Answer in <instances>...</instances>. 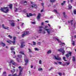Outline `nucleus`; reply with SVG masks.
Segmentation results:
<instances>
[{
    "label": "nucleus",
    "instance_id": "1",
    "mask_svg": "<svg viewBox=\"0 0 76 76\" xmlns=\"http://www.w3.org/2000/svg\"><path fill=\"white\" fill-rule=\"evenodd\" d=\"M19 54H23V55H24V60H25V62L26 63L25 64V65H26L28 64V59L27 58V57L26 56V55H25L24 53L22 51H20L19 53Z\"/></svg>",
    "mask_w": 76,
    "mask_h": 76
},
{
    "label": "nucleus",
    "instance_id": "2",
    "mask_svg": "<svg viewBox=\"0 0 76 76\" xmlns=\"http://www.w3.org/2000/svg\"><path fill=\"white\" fill-rule=\"evenodd\" d=\"M7 8V7L2 8L0 10L3 12H4V13H6L9 11V9H6Z\"/></svg>",
    "mask_w": 76,
    "mask_h": 76
},
{
    "label": "nucleus",
    "instance_id": "3",
    "mask_svg": "<svg viewBox=\"0 0 76 76\" xmlns=\"http://www.w3.org/2000/svg\"><path fill=\"white\" fill-rule=\"evenodd\" d=\"M58 51L59 52L62 53V55H63V56L64 54V53H65V51L64 50V48H61L60 49H58Z\"/></svg>",
    "mask_w": 76,
    "mask_h": 76
},
{
    "label": "nucleus",
    "instance_id": "4",
    "mask_svg": "<svg viewBox=\"0 0 76 76\" xmlns=\"http://www.w3.org/2000/svg\"><path fill=\"white\" fill-rule=\"evenodd\" d=\"M53 58L56 60H58L59 61H61V57H59L58 56H54L53 57Z\"/></svg>",
    "mask_w": 76,
    "mask_h": 76
},
{
    "label": "nucleus",
    "instance_id": "5",
    "mask_svg": "<svg viewBox=\"0 0 76 76\" xmlns=\"http://www.w3.org/2000/svg\"><path fill=\"white\" fill-rule=\"evenodd\" d=\"M10 63V66L11 65V63H12L13 65H14V66H16V63H15L14 61H13V60H11L10 61V62L9 63Z\"/></svg>",
    "mask_w": 76,
    "mask_h": 76
},
{
    "label": "nucleus",
    "instance_id": "6",
    "mask_svg": "<svg viewBox=\"0 0 76 76\" xmlns=\"http://www.w3.org/2000/svg\"><path fill=\"white\" fill-rule=\"evenodd\" d=\"M14 11L15 12H17V11L18 9H17L16 7L17 6V3H16L15 4H14Z\"/></svg>",
    "mask_w": 76,
    "mask_h": 76
},
{
    "label": "nucleus",
    "instance_id": "7",
    "mask_svg": "<svg viewBox=\"0 0 76 76\" xmlns=\"http://www.w3.org/2000/svg\"><path fill=\"white\" fill-rule=\"evenodd\" d=\"M30 31H24V34L26 35H27V34H31V33L30 32Z\"/></svg>",
    "mask_w": 76,
    "mask_h": 76
},
{
    "label": "nucleus",
    "instance_id": "8",
    "mask_svg": "<svg viewBox=\"0 0 76 76\" xmlns=\"http://www.w3.org/2000/svg\"><path fill=\"white\" fill-rule=\"evenodd\" d=\"M2 27L3 28H4L5 29H9V27H5L4 26V25L3 24L2 25Z\"/></svg>",
    "mask_w": 76,
    "mask_h": 76
},
{
    "label": "nucleus",
    "instance_id": "9",
    "mask_svg": "<svg viewBox=\"0 0 76 76\" xmlns=\"http://www.w3.org/2000/svg\"><path fill=\"white\" fill-rule=\"evenodd\" d=\"M24 44H25V42H21V45L20 46L21 48H23V47H24V46L25 45H24Z\"/></svg>",
    "mask_w": 76,
    "mask_h": 76
},
{
    "label": "nucleus",
    "instance_id": "10",
    "mask_svg": "<svg viewBox=\"0 0 76 76\" xmlns=\"http://www.w3.org/2000/svg\"><path fill=\"white\" fill-rule=\"evenodd\" d=\"M41 14L39 13L38 15L37 16V19L38 20H39V19L40 18V17H41Z\"/></svg>",
    "mask_w": 76,
    "mask_h": 76
},
{
    "label": "nucleus",
    "instance_id": "11",
    "mask_svg": "<svg viewBox=\"0 0 76 76\" xmlns=\"http://www.w3.org/2000/svg\"><path fill=\"white\" fill-rule=\"evenodd\" d=\"M53 39H56V40H57V41H58V42H61V41L59 40V39H58V37H54L53 38Z\"/></svg>",
    "mask_w": 76,
    "mask_h": 76
},
{
    "label": "nucleus",
    "instance_id": "12",
    "mask_svg": "<svg viewBox=\"0 0 76 76\" xmlns=\"http://www.w3.org/2000/svg\"><path fill=\"white\" fill-rule=\"evenodd\" d=\"M32 16V14L31 13H29V14L27 13V17H30V16Z\"/></svg>",
    "mask_w": 76,
    "mask_h": 76
},
{
    "label": "nucleus",
    "instance_id": "13",
    "mask_svg": "<svg viewBox=\"0 0 76 76\" xmlns=\"http://www.w3.org/2000/svg\"><path fill=\"white\" fill-rule=\"evenodd\" d=\"M3 76H7V73H6V72H3V75H2Z\"/></svg>",
    "mask_w": 76,
    "mask_h": 76
},
{
    "label": "nucleus",
    "instance_id": "14",
    "mask_svg": "<svg viewBox=\"0 0 76 76\" xmlns=\"http://www.w3.org/2000/svg\"><path fill=\"white\" fill-rule=\"evenodd\" d=\"M16 37H13V41H12V43H15V41H16Z\"/></svg>",
    "mask_w": 76,
    "mask_h": 76
},
{
    "label": "nucleus",
    "instance_id": "15",
    "mask_svg": "<svg viewBox=\"0 0 76 76\" xmlns=\"http://www.w3.org/2000/svg\"><path fill=\"white\" fill-rule=\"evenodd\" d=\"M64 65H69L70 64V62H66L65 63H64Z\"/></svg>",
    "mask_w": 76,
    "mask_h": 76
},
{
    "label": "nucleus",
    "instance_id": "16",
    "mask_svg": "<svg viewBox=\"0 0 76 76\" xmlns=\"http://www.w3.org/2000/svg\"><path fill=\"white\" fill-rule=\"evenodd\" d=\"M45 30H46V31H47V32L48 33V34L49 35L50 34V31L49 30V29H45Z\"/></svg>",
    "mask_w": 76,
    "mask_h": 76
},
{
    "label": "nucleus",
    "instance_id": "17",
    "mask_svg": "<svg viewBox=\"0 0 76 76\" xmlns=\"http://www.w3.org/2000/svg\"><path fill=\"white\" fill-rule=\"evenodd\" d=\"M53 12H54V13H56V14H58V12H57V11L56 10H53Z\"/></svg>",
    "mask_w": 76,
    "mask_h": 76
},
{
    "label": "nucleus",
    "instance_id": "18",
    "mask_svg": "<svg viewBox=\"0 0 76 76\" xmlns=\"http://www.w3.org/2000/svg\"><path fill=\"white\" fill-rule=\"evenodd\" d=\"M31 7H34V8H37V6L36 4H34L31 6Z\"/></svg>",
    "mask_w": 76,
    "mask_h": 76
},
{
    "label": "nucleus",
    "instance_id": "19",
    "mask_svg": "<svg viewBox=\"0 0 76 76\" xmlns=\"http://www.w3.org/2000/svg\"><path fill=\"white\" fill-rule=\"evenodd\" d=\"M73 22V20H71L70 21H68V23H70L71 22V25H73V23H72V22Z\"/></svg>",
    "mask_w": 76,
    "mask_h": 76
},
{
    "label": "nucleus",
    "instance_id": "20",
    "mask_svg": "<svg viewBox=\"0 0 76 76\" xmlns=\"http://www.w3.org/2000/svg\"><path fill=\"white\" fill-rule=\"evenodd\" d=\"M63 15L65 18H67V16L66 15V13H65V12H64L63 13Z\"/></svg>",
    "mask_w": 76,
    "mask_h": 76
},
{
    "label": "nucleus",
    "instance_id": "21",
    "mask_svg": "<svg viewBox=\"0 0 76 76\" xmlns=\"http://www.w3.org/2000/svg\"><path fill=\"white\" fill-rule=\"evenodd\" d=\"M68 7L69 9H71L72 8V6H71V5L69 4L68 5Z\"/></svg>",
    "mask_w": 76,
    "mask_h": 76
},
{
    "label": "nucleus",
    "instance_id": "22",
    "mask_svg": "<svg viewBox=\"0 0 76 76\" xmlns=\"http://www.w3.org/2000/svg\"><path fill=\"white\" fill-rule=\"evenodd\" d=\"M60 45H62V46H64V45H65V43H61L60 44Z\"/></svg>",
    "mask_w": 76,
    "mask_h": 76
},
{
    "label": "nucleus",
    "instance_id": "23",
    "mask_svg": "<svg viewBox=\"0 0 76 76\" xmlns=\"http://www.w3.org/2000/svg\"><path fill=\"white\" fill-rule=\"evenodd\" d=\"M11 25L12 26H15V23H12L11 24Z\"/></svg>",
    "mask_w": 76,
    "mask_h": 76
},
{
    "label": "nucleus",
    "instance_id": "24",
    "mask_svg": "<svg viewBox=\"0 0 76 76\" xmlns=\"http://www.w3.org/2000/svg\"><path fill=\"white\" fill-rule=\"evenodd\" d=\"M47 54H51V50H48L47 52Z\"/></svg>",
    "mask_w": 76,
    "mask_h": 76
},
{
    "label": "nucleus",
    "instance_id": "25",
    "mask_svg": "<svg viewBox=\"0 0 76 76\" xmlns=\"http://www.w3.org/2000/svg\"><path fill=\"white\" fill-rule=\"evenodd\" d=\"M1 44L2 45V46H3V47H4V46H5V45H6L5 44V43H4L3 42H1Z\"/></svg>",
    "mask_w": 76,
    "mask_h": 76
},
{
    "label": "nucleus",
    "instance_id": "26",
    "mask_svg": "<svg viewBox=\"0 0 76 76\" xmlns=\"http://www.w3.org/2000/svg\"><path fill=\"white\" fill-rule=\"evenodd\" d=\"M73 58L72 59V60L73 61H75V56L73 57Z\"/></svg>",
    "mask_w": 76,
    "mask_h": 76
},
{
    "label": "nucleus",
    "instance_id": "27",
    "mask_svg": "<svg viewBox=\"0 0 76 76\" xmlns=\"http://www.w3.org/2000/svg\"><path fill=\"white\" fill-rule=\"evenodd\" d=\"M10 7V9H12V4H10L9 5Z\"/></svg>",
    "mask_w": 76,
    "mask_h": 76
},
{
    "label": "nucleus",
    "instance_id": "28",
    "mask_svg": "<svg viewBox=\"0 0 76 76\" xmlns=\"http://www.w3.org/2000/svg\"><path fill=\"white\" fill-rule=\"evenodd\" d=\"M18 58H22V55H18Z\"/></svg>",
    "mask_w": 76,
    "mask_h": 76
},
{
    "label": "nucleus",
    "instance_id": "29",
    "mask_svg": "<svg viewBox=\"0 0 76 76\" xmlns=\"http://www.w3.org/2000/svg\"><path fill=\"white\" fill-rule=\"evenodd\" d=\"M41 32H42V29H40L39 31V34H41Z\"/></svg>",
    "mask_w": 76,
    "mask_h": 76
},
{
    "label": "nucleus",
    "instance_id": "30",
    "mask_svg": "<svg viewBox=\"0 0 76 76\" xmlns=\"http://www.w3.org/2000/svg\"><path fill=\"white\" fill-rule=\"evenodd\" d=\"M34 50H35V51H39V49L37 48H34Z\"/></svg>",
    "mask_w": 76,
    "mask_h": 76
},
{
    "label": "nucleus",
    "instance_id": "31",
    "mask_svg": "<svg viewBox=\"0 0 76 76\" xmlns=\"http://www.w3.org/2000/svg\"><path fill=\"white\" fill-rule=\"evenodd\" d=\"M72 44L73 45H75V41H73V40H72Z\"/></svg>",
    "mask_w": 76,
    "mask_h": 76
},
{
    "label": "nucleus",
    "instance_id": "32",
    "mask_svg": "<svg viewBox=\"0 0 76 76\" xmlns=\"http://www.w3.org/2000/svg\"><path fill=\"white\" fill-rule=\"evenodd\" d=\"M11 53L12 54H13L14 55L15 54V52L13 50H12Z\"/></svg>",
    "mask_w": 76,
    "mask_h": 76
},
{
    "label": "nucleus",
    "instance_id": "33",
    "mask_svg": "<svg viewBox=\"0 0 76 76\" xmlns=\"http://www.w3.org/2000/svg\"><path fill=\"white\" fill-rule=\"evenodd\" d=\"M11 50L12 51L13 50H14V47H11Z\"/></svg>",
    "mask_w": 76,
    "mask_h": 76
},
{
    "label": "nucleus",
    "instance_id": "34",
    "mask_svg": "<svg viewBox=\"0 0 76 76\" xmlns=\"http://www.w3.org/2000/svg\"><path fill=\"white\" fill-rule=\"evenodd\" d=\"M39 64H42V61H41V60H40L39 61Z\"/></svg>",
    "mask_w": 76,
    "mask_h": 76
},
{
    "label": "nucleus",
    "instance_id": "35",
    "mask_svg": "<svg viewBox=\"0 0 76 76\" xmlns=\"http://www.w3.org/2000/svg\"><path fill=\"white\" fill-rule=\"evenodd\" d=\"M15 69H13V71L12 70H11V73H14V72H15Z\"/></svg>",
    "mask_w": 76,
    "mask_h": 76
},
{
    "label": "nucleus",
    "instance_id": "36",
    "mask_svg": "<svg viewBox=\"0 0 76 76\" xmlns=\"http://www.w3.org/2000/svg\"><path fill=\"white\" fill-rule=\"evenodd\" d=\"M50 0L51 3H53V2H54V1H56V0Z\"/></svg>",
    "mask_w": 76,
    "mask_h": 76
},
{
    "label": "nucleus",
    "instance_id": "37",
    "mask_svg": "<svg viewBox=\"0 0 76 76\" xmlns=\"http://www.w3.org/2000/svg\"><path fill=\"white\" fill-rule=\"evenodd\" d=\"M68 53L69 54L70 56H72V52H68Z\"/></svg>",
    "mask_w": 76,
    "mask_h": 76
},
{
    "label": "nucleus",
    "instance_id": "38",
    "mask_svg": "<svg viewBox=\"0 0 76 76\" xmlns=\"http://www.w3.org/2000/svg\"><path fill=\"white\" fill-rule=\"evenodd\" d=\"M8 37L9 38H10V39H12V37L10 36V35H9Z\"/></svg>",
    "mask_w": 76,
    "mask_h": 76
},
{
    "label": "nucleus",
    "instance_id": "39",
    "mask_svg": "<svg viewBox=\"0 0 76 76\" xmlns=\"http://www.w3.org/2000/svg\"><path fill=\"white\" fill-rule=\"evenodd\" d=\"M7 42L9 43V44H10L11 42H12V41H7Z\"/></svg>",
    "mask_w": 76,
    "mask_h": 76
},
{
    "label": "nucleus",
    "instance_id": "40",
    "mask_svg": "<svg viewBox=\"0 0 76 76\" xmlns=\"http://www.w3.org/2000/svg\"><path fill=\"white\" fill-rule=\"evenodd\" d=\"M42 70V68H39L38 69V70L39 71H40L41 70Z\"/></svg>",
    "mask_w": 76,
    "mask_h": 76
},
{
    "label": "nucleus",
    "instance_id": "41",
    "mask_svg": "<svg viewBox=\"0 0 76 76\" xmlns=\"http://www.w3.org/2000/svg\"><path fill=\"white\" fill-rule=\"evenodd\" d=\"M58 75H59V76H61V75H62V73L61 72H58Z\"/></svg>",
    "mask_w": 76,
    "mask_h": 76
},
{
    "label": "nucleus",
    "instance_id": "42",
    "mask_svg": "<svg viewBox=\"0 0 76 76\" xmlns=\"http://www.w3.org/2000/svg\"><path fill=\"white\" fill-rule=\"evenodd\" d=\"M37 44H38V45H41V42H38Z\"/></svg>",
    "mask_w": 76,
    "mask_h": 76
},
{
    "label": "nucleus",
    "instance_id": "43",
    "mask_svg": "<svg viewBox=\"0 0 76 76\" xmlns=\"http://www.w3.org/2000/svg\"><path fill=\"white\" fill-rule=\"evenodd\" d=\"M33 45H36V42L33 41Z\"/></svg>",
    "mask_w": 76,
    "mask_h": 76
},
{
    "label": "nucleus",
    "instance_id": "44",
    "mask_svg": "<svg viewBox=\"0 0 76 76\" xmlns=\"http://www.w3.org/2000/svg\"><path fill=\"white\" fill-rule=\"evenodd\" d=\"M66 57H69V54H67L66 55Z\"/></svg>",
    "mask_w": 76,
    "mask_h": 76
},
{
    "label": "nucleus",
    "instance_id": "45",
    "mask_svg": "<svg viewBox=\"0 0 76 76\" xmlns=\"http://www.w3.org/2000/svg\"><path fill=\"white\" fill-rule=\"evenodd\" d=\"M29 50V52H31V53H32V50H31V49H28Z\"/></svg>",
    "mask_w": 76,
    "mask_h": 76
},
{
    "label": "nucleus",
    "instance_id": "46",
    "mask_svg": "<svg viewBox=\"0 0 76 76\" xmlns=\"http://www.w3.org/2000/svg\"><path fill=\"white\" fill-rule=\"evenodd\" d=\"M23 3L24 4H25V5H26V4H27V2H26V1H24V2H23Z\"/></svg>",
    "mask_w": 76,
    "mask_h": 76
},
{
    "label": "nucleus",
    "instance_id": "47",
    "mask_svg": "<svg viewBox=\"0 0 76 76\" xmlns=\"http://www.w3.org/2000/svg\"><path fill=\"white\" fill-rule=\"evenodd\" d=\"M31 23H32V24H35V22H31Z\"/></svg>",
    "mask_w": 76,
    "mask_h": 76
},
{
    "label": "nucleus",
    "instance_id": "48",
    "mask_svg": "<svg viewBox=\"0 0 76 76\" xmlns=\"http://www.w3.org/2000/svg\"><path fill=\"white\" fill-rule=\"evenodd\" d=\"M58 64H61L62 63L61 62H58Z\"/></svg>",
    "mask_w": 76,
    "mask_h": 76
},
{
    "label": "nucleus",
    "instance_id": "49",
    "mask_svg": "<svg viewBox=\"0 0 76 76\" xmlns=\"http://www.w3.org/2000/svg\"><path fill=\"white\" fill-rule=\"evenodd\" d=\"M53 67H51L49 69V71H50V70H52V69H53Z\"/></svg>",
    "mask_w": 76,
    "mask_h": 76
},
{
    "label": "nucleus",
    "instance_id": "50",
    "mask_svg": "<svg viewBox=\"0 0 76 76\" xmlns=\"http://www.w3.org/2000/svg\"><path fill=\"white\" fill-rule=\"evenodd\" d=\"M74 13L75 15L76 14V11L75 10H74Z\"/></svg>",
    "mask_w": 76,
    "mask_h": 76
},
{
    "label": "nucleus",
    "instance_id": "51",
    "mask_svg": "<svg viewBox=\"0 0 76 76\" xmlns=\"http://www.w3.org/2000/svg\"><path fill=\"white\" fill-rule=\"evenodd\" d=\"M42 32V34H45V31H43Z\"/></svg>",
    "mask_w": 76,
    "mask_h": 76
},
{
    "label": "nucleus",
    "instance_id": "52",
    "mask_svg": "<svg viewBox=\"0 0 76 76\" xmlns=\"http://www.w3.org/2000/svg\"><path fill=\"white\" fill-rule=\"evenodd\" d=\"M25 35L24 34H23L22 35V37H24V36H25Z\"/></svg>",
    "mask_w": 76,
    "mask_h": 76
},
{
    "label": "nucleus",
    "instance_id": "53",
    "mask_svg": "<svg viewBox=\"0 0 76 76\" xmlns=\"http://www.w3.org/2000/svg\"><path fill=\"white\" fill-rule=\"evenodd\" d=\"M24 24V23H22L21 25V26H22V27L23 26V25Z\"/></svg>",
    "mask_w": 76,
    "mask_h": 76
},
{
    "label": "nucleus",
    "instance_id": "54",
    "mask_svg": "<svg viewBox=\"0 0 76 76\" xmlns=\"http://www.w3.org/2000/svg\"><path fill=\"white\" fill-rule=\"evenodd\" d=\"M43 27H42V26H40L39 27V28H43Z\"/></svg>",
    "mask_w": 76,
    "mask_h": 76
},
{
    "label": "nucleus",
    "instance_id": "55",
    "mask_svg": "<svg viewBox=\"0 0 76 76\" xmlns=\"http://www.w3.org/2000/svg\"><path fill=\"white\" fill-rule=\"evenodd\" d=\"M17 61H18V62H20L19 61V60H18V58H17Z\"/></svg>",
    "mask_w": 76,
    "mask_h": 76
},
{
    "label": "nucleus",
    "instance_id": "56",
    "mask_svg": "<svg viewBox=\"0 0 76 76\" xmlns=\"http://www.w3.org/2000/svg\"><path fill=\"white\" fill-rule=\"evenodd\" d=\"M76 23H74V27H75V25H76Z\"/></svg>",
    "mask_w": 76,
    "mask_h": 76
},
{
    "label": "nucleus",
    "instance_id": "57",
    "mask_svg": "<svg viewBox=\"0 0 76 76\" xmlns=\"http://www.w3.org/2000/svg\"><path fill=\"white\" fill-rule=\"evenodd\" d=\"M43 11H44V10H43V9L41 11V12H43Z\"/></svg>",
    "mask_w": 76,
    "mask_h": 76
},
{
    "label": "nucleus",
    "instance_id": "58",
    "mask_svg": "<svg viewBox=\"0 0 76 76\" xmlns=\"http://www.w3.org/2000/svg\"><path fill=\"white\" fill-rule=\"evenodd\" d=\"M63 59L64 60H65V59H66V57H63Z\"/></svg>",
    "mask_w": 76,
    "mask_h": 76
},
{
    "label": "nucleus",
    "instance_id": "59",
    "mask_svg": "<svg viewBox=\"0 0 76 76\" xmlns=\"http://www.w3.org/2000/svg\"><path fill=\"white\" fill-rule=\"evenodd\" d=\"M31 69H32V68H33V66L31 65Z\"/></svg>",
    "mask_w": 76,
    "mask_h": 76
},
{
    "label": "nucleus",
    "instance_id": "60",
    "mask_svg": "<svg viewBox=\"0 0 76 76\" xmlns=\"http://www.w3.org/2000/svg\"><path fill=\"white\" fill-rule=\"evenodd\" d=\"M61 5L62 6H63V5H64V3H62L61 4Z\"/></svg>",
    "mask_w": 76,
    "mask_h": 76
},
{
    "label": "nucleus",
    "instance_id": "61",
    "mask_svg": "<svg viewBox=\"0 0 76 76\" xmlns=\"http://www.w3.org/2000/svg\"><path fill=\"white\" fill-rule=\"evenodd\" d=\"M31 4H33V5H34V3L33 2H31Z\"/></svg>",
    "mask_w": 76,
    "mask_h": 76
},
{
    "label": "nucleus",
    "instance_id": "62",
    "mask_svg": "<svg viewBox=\"0 0 76 76\" xmlns=\"http://www.w3.org/2000/svg\"><path fill=\"white\" fill-rule=\"evenodd\" d=\"M44 24V23L42 22L41 23V25H43V24Z\"/></svg>",
    "mask_w": 76,
    "mask_h": 76
},
{
    "label": "nucleus",
    "instance_id": "63",
    "mask_svg": "<svg viewBox=\"0 0 76 76\" xmlns=\"http://www.w3.org/2000/svg\"><path fill=\"white\" fill-rule=\"evenodd\" d=\"M58 28L59 29H60V28H61V27L60 26H58Z\"/></svg>",
    "mask_w": 76,
    "mask_h": 76
},
{
    "label": "nucleus",
    "instance_id": "64",
    "mask_svg": "<svg viewBox=\"0 0 76 76\" xmlns=\"http://www.w3.org/2000/svg\"><path fill=\"white\" fill-rule=\"evenodd\" d=\"M41 4L42 6H44V3H42Z\"/></svg>",
    "mask_w": 76,
    "mask_h": 76
}]
</instances>
